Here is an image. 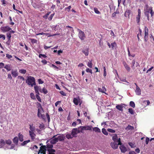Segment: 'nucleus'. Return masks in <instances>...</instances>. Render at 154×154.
Instances as JSON below:
<instances>
[{"label": "nucleus", "mask_w": 154, "mask_h": 154, "mask_svg": "<svg viewBox=\"0 0 154 154\" xmlns=\"http://www.w3.org/2000/svg\"><path fill=\"white\" fill-rule=\"evenodd\" d=\"M53 144L48 143L46 146H43L40 147V148H42L44 150L46 151L47 149L48 151L49 152L48 154H55L54 152L55 150L52 149L53 147Z\"/></svg>", "instance_id": "nucleus-1"}, {"label": "nucleus", "mask_w": 154, "mask_h": 154, "mask_svg": "<svg viewBox=\"0 0 154 154\" xmlns=\"http://www.w3.org/2000/svg\"><path fill=\"white\" fill-rule=\"evenodd\" d=\"M144 13L147 17V19L149 20V13H150L152 17L153 15L154 12L152 11V8L149 7L148 5H146L144 9Z\"/></svg>", "instance_id": "nucleus-2"}, {"label": "nucleus", "mask_w": 154, "mask_h": 154, "mask_svg": "<svg viewBox=\"0 0 154 154\" xmlns=\"http://www.w3.org/2000/svg\"><path fill=\"white\" fill-rule=\"evenodd\" d=\"M26 83L28 85H31L32 87L36 85L34 78L31 76L28 77L27 79L26 80Z\"/></svg>", "instance_id": "nucleus-3"}, {"label": "nucleus", "mask_w": 154, "mask_h": 154, "mask_svg": "<svg viewBox=\"0 0 154 154\" xmlns=\"http://www.w3.org/2000/svg\"><path fill=\"white\" fill-rule=\"evenodd\" d=\"M44 112L43 109H38L37 113L38 116L40 118L45 119V115L44 114H42V113Z\"/></svg>", "instance_id": "nucleus-4"}, {"label": "nucleus", "mask_w": 154, "mask_h": 154, "mask_svg": "<svg viewBox=\"0 0 154 154\" xmlns=\"http://www.w3.org/2000/svg\"><path fill=\"white\" fill-rule=\"evenodd\" d=\"M77 30L79 32L78 35L79 38L82 40H84L85 38V35L84 32L79 29H78Z\"/></svg>", "instance_id": "nucleus-5"}, {"label": "nucleus", "mask_w": 154, "mask_h": 154, "mask_svg": "<svg viewBox=\"0 0 154 154\" xmlns=\"http://www.w3.org/2000/svg\"><path fill=\"white\" fill-rule=\"evenodd\" d=\"M57 136V135H55L51 139L49 140H48L47 141L46 143H47L48 142L50 141L51 144H55L57 142H58L57 138L56 137Z\"/></svg>", "instance_id": "nucleus-6"}, {"label": "nucleus", "mask_w": 154, "mask_h": 154, "mask_svg": "<svg viewBox=\"0 0 154 154\" xmlns=\"http://www.w3.org/2000/svg\"><path fill=\"white\" fill-rule=\"evenodd\" d=\"M134 84L136 86V88L135 90V91L137 95L140 96L141 94V91L140 88L138 86L136 83H134Z\"/></svg>", "instance_id": "nucleus-7"}, {"label": "nucleus", "mask_w": 154, "mask_h": 154, "mask_svg": "<svg viewBox=\"0 0 154 154\" xmlns=\"http://www.w3.org/2000/svg\"><path fill=\"white\" fill-rule=\"evenodd\" d=\"M112 139L114 142L119 143V144H120V145H121V142L120 138H118L116 134H115L112 137Z\"/></svg>", "instance_id": "nucleus-8"}, {"label": "nucleus", "mask_w": 154, "mask_h": 154, "mask_svg": "<svg viewBox=\"0 0 154 154\" xmlns=\"http://www.w3.org/2000/svg\"><path fill=\"white\" fill-rule=\"evenodd\" d=\"M1 29L4 32H8L11 30V29L8 26L1 27Z\"/></svg>", "instance_id": "nucleus-9"}, {"label": "nucleus", "mask_w": 154, "mask_h": 154, "mask_svg": "<svg viewBox=\"0 0 154 154\" xmlns=\"http://www.w3.org/2000/svg\"><path fill=\"white\" fill-rule=\"evenodd\" d=\"M119 145H120V144H119V143L115 142L111 143L110 144L111 146L114 149H117Z\"/></svg>", "instance_id": "nucleus-10"}, {"label": "nucleus", "mask_w": 154, "mask_h": 154, "mask_svg": "<svg viewBox=\"0 0 154 154\" xmlns=\"http://www.w3.org/2000/svg\"><path fill=\"white\" fill-rule=\"evenodd\" d=\"M11 74L13 77L14 78L16 77L18 75L17 70V69L14 70L12 69L11 70Z\"/></svg>", "instance_id": "nucleus-11"}, {"label": "nucleus", "mask_w": 154, "mask_h": 154, "mask_svg": "<svg viewBox=\"0 0 154 154\" xmlns=\"http://www.w3.org/2000/svg\"><path fill=\"white\" fill-rule=\"evenodd\" d=\"M120 146H119V148L121 150V152L122 153H125L127 151V149L123 145H120Z\"/></svg>", "instance_id": "nucleus-12"}, {"label": "nucleus", "mask_w": 154, "mask_h": 154, "mask_svg": "<svg viewBox=\"0 0 154 154\" xmlns=\"http://www.w3.org/2000/svg\"><path fill=\"white\" fill-rule=\"evenodd\" d=\"M66 28L67 29L68 31H70L72 32H71V36L72 37L73 35L74 34V30L73 28L69 26H66Z\"/></svg>", "instance_id": "nucleus-13"}, {"label": "nucleus", "mask_w": 154, "mask_h": 154, "mask_svg": "<svg viewBox=\"0 0 154 154\" xmlns=\"http://www.w3.org/2000/svg\"><path fill=\"white\" fill-rule=\"evenodd\" d=\"M29 132H35V130H36L35 127L33 126V124H30L29 125Z\"/></svg>", "instance_id": "nucleus-14"}, {"label": "nucleus", "mask_w": 154, "mask_h": 154, "mask_svg": "<svg viewBox=\"0 0 154 154\" xmlns=\"http://www.w3.org/2000/svg\"><path fill=\"white\" fill-rule=\"evenodd\" d=\"M79 131L77 128H74L72 130L71 134L73 137H75V135H76Z\"/></svg>", "instance_id": "nucleus-15"}, {"label": "nucleus", "mask_w": 154, "mask_h": 154, "mask_svg": "<svg viewBox=\"0 0 154 154\" xmlns=\"http://www.w3.org/2000/svg\"><path fill=\"white\" fill-rule=\"evenodd\" d=\"M60 29V25L59 24H57L55 26H53L52 29L55 31H59Z\"/></svg>", "instance_id": "nucleus-16"}, {"label": "nucleus", "mask_w": 154, "mask_h": 154, "mask_svg": "<svg viewBox=\"0 0 154 154\" xmlns=\"http://www.w3.org/2000/svg\"><path fill=\"white\" fill-rule=\"evenodd\" d=\"M29 135L30 136L32 140H34L35 139V137L36 136L35 132H29Z\"/></svg>", "instance_id": "nucleus-17"}, {"label": "nucleus", "mask_w": 154, "mask_h": 154, "mask_svg": "<svg viewBox=\"0 0 154 154\" xmlns=\"http://www.w3.org/2000/svg\"><path fill=\"white\" fill-rule=\"evenodd\" d=\"M124 107V106L122 104L117 105L116 106V108L118 110L121 111H122L123 110V109Z\"/></svg>", "instance_id": "nucleus-18"}, {"label": "nucleus", "mask_w": 154, "mask_h": 154, "mask_svg": "<svg viewBox=\"0 0 154 154\" xmlns=\"http://www.w3.org/2000/svg\"><path fill=\"white\" fill-rule=\"evenodd\" d=\"M4 68L6 69L8 71H9L11 70L12 67L11 64H7L4 67Z\"/></svg>", "instance_id": "nucleus-19"}, {"label": "nucleus", "mask_w": 154, "mask_h": 154, "mask_svg": "<svg viewBox=\"0 0 154 154\" xmlns=\"http://www.w3.org/2000/svg\"><path fill=\"white\" fill-rule=\"evenodd\" d=\"M79 98H74L73 99V102L74 104L76 105H78L79 102Z\"/></svg>", "instance_id": "nucleus-20"}, {"label": "nucleus", "mask_w": 154, "mask_h": 154, "mask_svg": "<svg viewBox=\"0 0 154 154\" xmlns=\"http://www.w3.org/2000/svg\"><path fill=\"white\" fill-rule=\"evenodd\" d=\"M98 91L101 92L105 93L106 89L104 87H103L102 88H99L98 89Z\"/></svg>", "instance_id": "nucleus-21"}, {"label": "nucleus", "mask_w": 154, "mask_h": 154, "mask_svg": "<svg viewBox=\"0 0 154 154\" xmlns=\"http://www.w3.org/2000/svg\"><path fill=\"white\" fill-rule=\"evenodd\" d=\"M131 11L130 10L127 9L125 14V16L126 17H129V15L130 14Z\"/></svg>", "instance_id": "nucleus-22"}, {"label": "nucleus", "mask_w": 154, "mask_h": 154, "mask_svg": "<svg viewBox=\"0 0 154 154\" xmlns=\"http://www.w3.org/2000/svg\"><path fill=\"white\" fill-rule=\"evenodd\" d=\"M18 138L19 139V140L20 142H22L23 141V136L20 133L18 134Z\"/></svg>", "instance_id": "nucleus-23"}, {"label": "nucleus", "mask_w": 154, "mask_h": 154, "mask_svg": "<svg viewBox=\"0 0 154 154\" xmlns=\"http://www.w3.org/2000/svg\"><path fill=\"white\" fill-rule=\"evenodd\" d=\"M5 144V141L3 139H1L0 140V148L2 147Z\"/></svg>", "instance_id": "nucleus-24"}, {"label": "nucleus", "mask_w": 154, "mask_h": 154, "mask_svg": "<svg viewBox=\"0 0 154 154\" xmlns=\"http://www.w3.org/2000/svg\"><path fill=\"white\" fill-rule=\"evenodd\" d=\"M13 142L16 144L17 145L18 143V138L17 137H16L13 139Z\"/></svg>", "instance_id": "nucleus-25"}, {"label": "nucleus", "mask_w": 154, "mask_h": 154, "mask_svg": "<svg viewBox=\"0 0 154 154\" xmlns=\"http://www.w3.org/2000/svg\"><path fill=\"white\" fill-rule=\"evenodd\" d=\"M93 129L95 132L98 133H100V130L97 127H95L93 128Z\"/></svg>", "instance_id": "nucleus-26"}, {"label": "nucleus", "mask_w": 154, "mask_h": 154, "mask_svg": "<svg viewBox=\"0 0 154 154\" xmlns=\"http://www.w3.org/2000/svg\"><path fill=\"white\" fill-rule=\"evenodd\" d=\"M58 141H62L64 140L63 137L62 135H59L57 137H56Z\"/></svg>", "instance_id": "nucleus-27"}, {"label": "nucleus", "mask_w": 154, "mask_h": 154, "mask_svg": "<svg viewBox=\"0 0 154 154\" xmlns=\"http://www.w3.org/2000/svg\"><path fill=\"white\" fill-rule=\"evenodd\" d=\"M82 52L84 54H85V56H87L88 54V49H85V50H83L82 51Z\"/></svg>", "instance_id": "nucleus-28"}, {"label": "nucleus", "mask_w": 154, "mask_h": 154, "mask_svg": "<svg viewBox=\"0 0 154 154\" xmlns=\"http://www.w3.org/2000/svg\"><path fill=\"white\" fill-rule=\"evenodd\" d=\"M39 88V86H35L34 87L35 90V93L36 94H39V93L38 92V89Z\"/></svg>", "instance_id": "nucleus-29"}, {"label": "nucleus", "mask_w": 154, "mask_h": 154, "mask_svg": "<svg viewBox=\"0 0 154 154\" xmlns=\"http://www.w3.org/2000/svg\"><path fill=\"white\" fill-rule=\"evenodd\" d=\"M39 128L40 129L42 130L44 129H45V125L43 123L40 124L39 125Z\"/></svg>", "instance_id": "nucleus-30"}, {"label": "nucleus", "mask_w": 154, "mask_h": 154, "mask_svg": "<svg viewBox=\"0 0 154 154\" xmlns=\"http://www.w3.org/2000/svg\"><path fill=\"white\" fill-rule=\"evenodd\" d=\"M5 143L8 145H10L12 143L11 141L9 139H8V140H6L5 141Z\"/></svg>", "instance_id": "nucleus-31"}, {"label": "nucleus", "mask_w": 154, "mask_h": 154, "mask_svg": "<svg viewBox=\"0 0 154 154\" xmlns=\"http://www.w3.org/2000/svg\"><path fill=\"white\" fill-rule=\"evenodd\" d=\"M145 35L148 36V29L146 26L145 27Z\"/></svg>", "instance_id": "nucleus-32"}, {"label": "nucleus", "mask_w": 154, "mask_h": 154, "mask_svg": "<svg viewBox=\"0 0 154 154\" xmlns=\"http://www.w3.org/2000/svg\"><path fill=\"white\" fill-rule=\"evenodd\" d=\"M87 66L90 68L92 67V60H89L87 63Z\"/></svg>", "instance_id": "nucleus-33"}, {"label": "nucleus", "mask_w": 154, "mask_h": 154, "mask_svg": "<svg viewBox=\"0 0 154 154\" xmlns=\"http://www.w3.org/2000/svg\"><path fill=\"white\" fill-rule=\"evenodd\" d=\"M30 142V140H26L23 141V143H22L21 144V145L22 146H23L27 144L29 142Z\"/></svg>", "instance_id": "nucleus-34"}, {"label": "nucleus", "mask_w": 154, "mask_h": 154, "mask_svg": "<svg viewBox=\"0 0 154 154\" xmlns=\"http://www.w3.org/2000/svg\"><path fill=\"white\" fill-rule=\"evenodd\" d=\"M102 132L105 135H107L108 133L104 128H103L102 130Z\"/></svg>", "instance_id": "nucleus-35"}, {"label": "nucleus", "mask_w": 154, "mask_h": 154, "mask_svg": "<svg viewBox=\"0 0 154 154\" xmlns=\"http://www.w3.org/2000/svg\"><path fill=\"white\" fill-rule=\"evenodd\" d=\"M124 66L125 68L128 71H129L130 70V68L129 67L128 65L126 63L124 64Z\"/></svg>", "instance_id": "nucleus-36"}, {"label": "nucleus", "mask_w": 154, "mask_h": 154, "mask_svg": "<svg viewBox=\"0 0 154 154\" xmlns=\"http://www.w3.org/2000/svg\"><path fill=\"white\" fill-rule=\"evenodd\" d=\"M134 129V127L131 125H128L126 128V129L128 130H132Z\"/></svg>", "instance_id": "nucleus-37"}, {"label": "nucleus", "mask_w": 154, "mask_h": 154, "mask_svg": "<svg viewBox=\"0 0 154 154\" xmlns=\"http://www.w3.org/2000/svg\"><path fill=\"white\" fill-rule=\"evenodd\" d=\"M19 72L21 73L25 74L26 72V70L25 69H20Z\"/></svg>", "instance_id": "nucleus-38"}, {"label": "nucleus", "mask_w": 154, "mask_h": 154, "mask_svg": "<svg viewBox=\"0 0 154 154\" xmlns=\"http://www.w3.org/2000/svg\"><path fill=\"white\" fill-rule=\"evenodd\" d=\"M51 12L49 11L48 12V13L46 14L44 16H43V17L45 19H46L48 17V16L49 15V14L51 13Z\"/></svg>", "instance_id": "nucleus-39"}, {"label": "nucleus", "mask_w": 154, "mask_h": 154, "mask_svg": "<svg viewBox=\"0 0 154 154\" xmlns=\"http://www.w3.org/2000/svg\"><path fill=\"white\" fill-rule=\"evenodd\" d=\"M72 134H68L66 135V137L68 139H72L73 137V136H72Z\"/></svg>", "instance_id": "nucleus-40"}, {"label": "nucleus", "mask_w": 154, "mask_h": 154, "mask_svg": "<svg viewBox=\"0 0 154 154\" xmlns=\"http://www.w3.org/2000/svg\"><path fill=\"white\" fill-rule=\"evenodd\" d=\"M37 108L38 109H43L42 108L41 104L39 103H37Z\"/></svg>", "instance_id": "nucleus-41"}, {"label": "nucleus", "mask_w": 154, "mask_h": 154, "mask_svg": "<svg viewBox=\"0 0 154 154\" xmlns=\"http://www.w3.org/2000/svg\"><path fill=\"white\" fill-rule=\"evenodd\" d=\"M130 105L133 108H134L135 106V104L134 102L132 101L130 102Z\"/></svg>", "instance_id": "nucleus-42"}, {"label": "nucleus", "mask_w": 154, "mask_h": 154, "mask_svg": "<svg viewBox=\"0 0 154 154\" xmlns=\"http://www.w3.org/2000/svg\"><path fill=\"white\" fill-rule=\"evenodd\" d=\"M7 38L8 40H10L11 37V35L10 33L9 32H8L7 33Z\"/></svg>", "instance_id": "nucleus-43"}, {"label": "nucleus", "mask_w": 154, "mask_h": 154, "mask_svg": "<svg viewBox=\"0 0 154 154\" xmlns=\"http://www.w3.org/2000/svg\"><path fill=\"white\" fill-rule=\"evenodd\" d=\"M140 15H137L136 17V21L137 23H138L140 22Z\"/></svg>", "instance_id": "nucleus-44"}, {"label": "nucleus", "mask_w": 154, "mask_h": 154, "mask_svg": "<svg viewBox=\"0 0 154 154\" xmlns=\"http://www.w3.org/2000/svg\"><path fill=\"white\" fill-rule=\"evenodd\" d=\"M42 93H43L45 94H46L48 93V91L45 88H43L42 89Z\"/></svg>", "instance_id": "nucleus-45"}, {"label": "nucleus", "mask_w": 154, "mask_h": 154, "mask_svg": "<svg viewBox=\"0 0 154 154\" xmlns=\"http://www.w3.org/2000/svg\"><path fill=\"white\" fill-rule=\"evenodd\" d=\"M85 128L87 130H91L92 126H86Z\"/></svg>", "instance_id": "nucleus-46"}, {"label": "nucleus", "mask_w": 154, "mask_h": 154, "mask_svg": "<svg viewBox=\"0 0 154 154\" xmlns=\"http://www.w3.org/2000/svg\"><path fill=\"white\" fill-rule=\"evenodd\" d=\"M17 78L20 79V80L21 81V83L22 82V81H24V78L21 76H18Z\"/></svg>", "instance_id": "nucleus-47"}, {"label": "nucleus", "mask_w": 154, "mask_h": 154, "mask_svg": "<svg viewBox=\"0 0 154 154\" xmlns=\"http://www.w3.org/2000/svg\"><path fill=\"white\" fill-rule=\"evenodd\" d=\"M135 63V61L134 60H133L132 62V68L133 69H134L135 67H134V65Z\"/></svg>", "instance_id": "nucleus-48"}, {"label": "nucleus", "mask_w": 154, "mask_h": 154, "mask_svg": "<svg viewBox=\"0 0 154 154\" xmlns=\"http://www.w3.org/2000/svg\"><path fill=\"white\" fill-rule=\"evenodd\" d=\"M128 112L131 114H133L134 113V111L132 108H129Z\"/></svg>", "instance_id": "nucleus-49"}, {"label": "nucleus", "mask_w": 154, "mask_h": 154, "mask_svg": "<svg viewBox=\"0 0 154 154\" xmlns=\"http://www.w3.org/2000/svg\"><path fill=\"white\" fill-rule=\"evenodd\" d=\"M39 94H36V98L38 100L39 102H41V99L40 96H39Z\"/></svg>", "instance_id": "nucleus-50"}, {"label": "nucleus", "mask_w": 154, "mask_h": 154, "mask_svg": "<svg viewBox=\"0 0 154 154\" xmlns=\"http://www.w3.org/2000/svg\"><path fill=\"white\" fill-rule=\"evenodd\" d=\"M94 12L97 14H99L100 13V11L98 10L97 8H94Z\"/></svg>", "instance_id": "nucleus-51"}, {"label": "nucleus", "mask_w": 154, "mask_h": 154, "mask_svg": "<svg viewBox=\"0 0 154 154\" xmlns=\"http://www.w3.org/2000/svg\"><path fill=\"white\" fill-rule=\"evenodd\" d=\"M54 15V14H53L51 15L48 18V20L50 21L51 20Z\"/></svg>", "instance_id": "nucleus-52"}, {"label": "nucleus", "mask_w": 154, "mask_h": 154, "mask_svg": "<svg viewBox=\"0 0 154 154\" xmlns=\"http://www.w3.org/2000/svg\"><path fill=\"white\" fill-rule=\"evenodd\" d=\"M107 131L110 132L112 133H114L115 132V130L109 128L107 129Z\"/></svg>", "instance_id": "nucleus-53"}, {"label": "nucleus", "mask_w": 154, "mask_h": 154, "mask_svg": "<svg viewBox=\"0 0 154 154\" xmlns=\"http://www.w3.org/2000/svg\"><path fill=\"white\" fill-rule=\"evenodd\" d=\"M30 40H31V42L32 43H36L37 42V40L35 39L31 38Z\"/></svg>", "instance_id": "nucleus-54"}, {"label": "nucleus", "mask_w": 154, "mask_h": 154, "mask_svg": "<svg viewBox=\"0 0 154 154\" xmlns=\"http://www.w3.org/2000/svg\"><path fill=\"white\" fill-rule=\"evenodd\" d=\"M36 131L38 133V134H41V131H42V130L40 129H38V128H36Z\"/></svg>", "instance_id": "nucleus-55"}, {"label": "nucleus", "mask_w": 154, "mask_h": 154, "mask_svg": "<svg viewBox=\"0 0 154 154\" xmlns=\"http://www.w3.org/2000/svg\"><path fill=\"white\" fill-rule=\"evenodd\" d=\"M81 128L82 131H81V132H82V131L86 130L85 126H80V127H79V128Z\"/></svg>", "instance_id": "nucleus-56"}, {"label": "nucleus", "mask_w": 154, "mask_h": 154, "mask_svg": "<svg viewBox=\"0 0 154 154\" xmlns=\"http://www.w3.org/2000/svg\"><path fill=\"white\" fill-rule=\"evenodd\" d=\"M86 71L88 72H90L92 73V70L91 69L87 68L86 69Z\"/></svg>", "instance_id": "nucleus-57"}, {"label": "nucleus", "mask_w": 154, "mask_h": 154, "mask_svg": "<svg viewBox=\"0 0 154 154\" xmlns=\"http://www.w3.org/2000/svg\"><path fill=\"white\" fill-rule=\"evenodd\" d=\"M30 97L32 99H35V97L34 94L33 93H31L30 94Z\"/></svg>", "instance_id": "nucleus-58"}, {"label": "nucleus", "mask_w": 154, "mask_h": 154, "mask_svg": "<svg viewBox=\"0 0 154 154\" xmlns=\"http://www.w3.org/2000/svg\"><path fill=\"white\" fill-rule=\"evenodd\" d=\"M103 76L105 77L106 76V69L105 67H103Z\"/></svg>", "instance_id": "nucleus-59"}, {"label": "nucleus", "mask_w": 154, "mask_h": 154, "mask_svg": "<svg viewBox=\"0 0 154 154\" xmlns=\"http://www.w3.org/2000/svg\"><path fill=\"white\" fill-rule=\"evenodd\" d=\"M51 67H53L55 69H58L59 68L53 64L51 65Z\"/></svg>", "instance_id": "nucleus-60"}, {"label": "nucleus", "mask_w": 154, "mask_h": 154, "mask_svg": "<svg viewBox=\"0 0 154 154\" xmlns=\"http://www.w3.org/2000/svg\"><path fill=\"white\" fill-rule=\"evenodd\" d=\"M116 43L115 42H114L112 43L111 44L112 48H113V47H115L116 46Z\"/></svg>", "instance_id": "nucleus-61"}, {"label": "nucleus", "mask_w": 154, "mask_h": 154, "mask_svg": "<svg viewBox=\"0 0 154 154\" xmlns=\"http://www.w3.org/2000/svg\"><path fill=\"white\" fill-rule=\"evenodd\" d=\"M39 57L40 58H41L42 57H43L44 58H46L47 57V56L45 54H39Z\"/></svg>", "instance_id": "nucleus-62"}, {"label": "nucleus", "mask_w": 154, "mask_h": 154, "mask_svg": "<svg viewBox=\"0 0 154 154\" xmlns=\"http://www.w3.org/2000/svg\"><path fill=\"white\" fill-rule=\"evenodd\" d=\"M2 38L3 40H5V35H0V38Z\"/></svg>", "instance_id": "nucleus-63"}, {"label": "nucleus", "mask_w": 154, "mask_h": 154, "mask_svg": "<svg viewBox=\"0 0 154 154\" xmlns=\"http://www.w3.org/2000/svg\"><path fill=\"white\" fill-rule=\"evenodd\" d=\"M6 57L8 59H10L12 57V56L11 55L9 54H6Z\"/></svg>", "instance_id": "nucleus-64"}]
</instances>
